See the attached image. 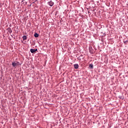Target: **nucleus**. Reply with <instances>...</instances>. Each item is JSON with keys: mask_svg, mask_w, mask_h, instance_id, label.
<instances>
[{"mask_svg": "<svg viewBox=\"0 0 128 128\" xmlns=\"http://www.w3.org/2000/svg\"><path fill=\"white\" fill-rule=\"evenodd\" d=\"M34 36L35 38H38V34H37V33H35V34H34Z\"/></svg>", "mask_w": 128, "mask_h": 128, "instance_id": "6", "label": "nucleus"}, {"mask_svg": "<svg viewBox=\"0 0 128 128\" xmlns=\"http://www.w3.org/2000/svg\"><path fill=\"white\" fill-rule=\"evenodd\" d=\"M89 67L90 68H94V65L90 64Z\"/></svg>", "mask_w": 128, "mask_h": 128, "instance_id": "8", "label": "nucleus"}, {"mask_svg": "<svg viewBox=\"0 0 128 128\" xmlns=\"http://www.w3.org/2000/svg\"><path fill=\"white\" fill-rule=\"evenodd\" d=\"M8 32H10V34H12V29L10 28L8 30Z\"/></svg>", "mask_w": 128, "mask_h": 128, "instance_id": "7", "label": "nucleus"}, {"mask_svg": "<svg viewBox=\"0 0 128 128\" xmlns=\"http://www.w3.org/2000/svg\"><path fill=\"white\" fill-rule=\"evenodd\" d=\"M22 38H23V40H26V36H24L23 37H22Z\"/></svg>", "mask_w": 128, "mask_h": 128, "instance_id": "5", "label": "nucleus"}, {"mask_svg": "<svg viewBox=\"0 0 128 128\" xmlns=\"http://www.w3.org/2000/svg\"><path fill=\"white\" fill-rule=\"evenodd\" d=\"M30 52H32V54H34L36 52H38V49L36 48L30 49Z\"/></svg>", "mask_w": 128, "mask_h": 128, "instance_id": "2", "label": "nucleus"}, {"mask_svg": "<svg viewBox=\"0 0 128 128\" xmlns=\"http://www.w3.org/2000/svg\"><path fill=\"white\" fill-rule=\"evenodd\" d=\"M74 68L76 70H78V64H74Z\"/></svg>", "mask_w": 128, "mask_h": 128, "instance_id": "4", "label": "nucleus"}, {"mask_svg": "<svg viewBox=\"0 0 128 128\" xmlns=\"http://www.w3.org/2000/svg\"><path fill=\"white\" fill-rule=\"evenodd\" d=\"M48 4L50 6H54V2H52V1H50V2H48Z\"/></svg>", "mask_w": 128, "mask_h": 128, "instance_id": "3", "label": "nucleus"}, {"mask_svg": "<svg viewBox=\"0 0 128 128\" xmlns=\"http://www.w3.org/2000/svg\"><path fill=\"white\" fill-rule=\"evenodd\" d=\"M128 42V40L124 41V44H126Z\"/></svg>", "mask_w": 128, "mask_h": 128, "instance_id": "9", "label": "nucleus"}, {"mask_svg": "<svg viewBox=\"0 0 128 128\" xmlns=\"http://www.w3.org/2000/svg\"><path fill=\"white\" fill-rule=\"evenodd\" d=\"M12 66L15 68V66H20V62H12Z\"/></svg>", "mask_w": 128, "mask_h": 128, "instance_id": "1", "label": "nucleus"}]
</instances>
